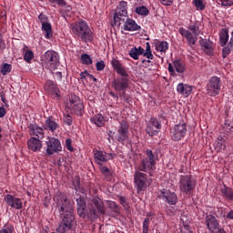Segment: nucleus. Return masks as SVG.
<instances>
[{
	"mask_svg": "<svg viewBox=\"0 0 233 233\" xmlns=\"http://www.w3.org/2000/svg\"><path fill=\"white\" fill-rule=\"evenodd\" d=\"M178 32L180 35H182V37H185V39H187L189 46L196 45V43L198 42V36L188 29H186L185 27H180L178 29Z\"/></svg>",
	"mask_w": 233,
	"mask_h": 233,
	"instance_id": "nucleus-18",
	"label": "nucleus"
},
{
	"mask_svg": "<svg viewBox=\"0 0 233 233\" xmlns=\"http://www.w3.org/2000/svg\"><path fill=\"white\" fill-rule=\"evenodd\" d=\"M135 187L138 192H143L147 187L152 185V178H147V174L137 171L134 175Z\"/></svg>",
	"mask_w": 233,
	"mask_h": 233,
	"instance_id": "nucleus-7",
	"label": "nucleus"
},
{
	"mask_svg": "<svg viewBox=\"0 0 233 233\" xmlns=\"http://www.w3.org/2000/svg\"><path fill=\"white\" fill-rule=\"evenodd\" d=\"M42 32L46 39H52L54 34L52 33V24H46L42 25Z\"/></svg>",
	"mask_w": 233,
	"mask_h": 233,
	"instance_id": "nucleus-35",
	"label": "nucleus"
},
{
	"mask_svg": "<svg viewBox=\"0 0 233 233\" xmlns=\"http://www.w3.org/2000/svg\"><path fill=\"white\" fill-rule=\"evenodd\" d=\"M11 72H12V65L7 64V63L3 64L2 67H1L2 76H7Z\"/></svg>",
	"mask_w": 233,
	"mask_h": 233,
	"instance_id": "nucleus-40",
	"label": "nucleus"
},
{
	"mask_svg": "<svg viewBox=\"0 0 233 233\" xmlns=\"http://www.w3.org/2000/svg\"><path fill=\"white\" fill-rule=\"evenodd\" d=\"M6 116V108L5 106H0V117Z\"/></svg>",
	"mask_w": 233,
	"mask_h": 233,
	"instance_id": "nucleus-62",
	"label": "nucleus"
},
{
	"mask_svg": "<svg viewBox=\"0 0 233 233\" xmlns=\"http://www.w3.org/2000/svg\"><path fill=\"white\" fill-rule=\"evenodd\" d=\"M142 55H144V56L147 59H154V55H152V51H144Z\"/></svg>",
	"mask_w": 233,
	"mask_h": 233,
	"instance_id": "nucleus-56",
	"label": "nucleus"
},
{
	"mask_svg": "<svg viewBox=\"0 0 233 233\" xmlns=\"http://www.w3.org/2000/svg\"><path fill=\"white\" fill-rule=\"evenodd\" d=\"M136 13L138 15H148V9L145 5H141L136 8Z\"/></svg>",
	"mask_w": 233,
	"mask_h": 233,
	"instance_id": "nucleus-43",
	"label": "nucleus"
},
{
	"mask_svg": "<svg viewBox=\"0 0 233 233\" xmlns=\"http://www.w3.org/2000/svg\"><path fill=\"white\" fill-rule=\"evenodd\" d=\"M54 200L56 201L58 211L63 218H75L74 208L72 207L70 200L66 199V196L58 192L56 193Z\"/></svg>",
	"mask_w": 233,
	"mask_h": 233,
	"instance_id": "nucleus-2",
	"label": "nucleus"
},
{
	"mask_svg": "<svg viewBox=\"0 0 233 233\" xmlns=\"http://www.w3.org/2000/svg\"><path fill=\"white\" fill-rule=\"evenodd\" d=\"M187 124L180 122L171 129V137L173 141H181L187 132Z\"/></svg>",
	"mask_w": 233,
	"mask_h": 233,
	"instance_id": "nucleus-8",
	"label": "nucleus"
},
{
	"mask_svg": "<svg viewBox=\"0 0 233 233\" xmlns=\"http://www.w3.org/2000/svg\"><path fill=\"white\" fill-rule=\"evenodd\" d=\"M187 30L191 33H193L195 35H199V33L201 32V30H199V25L198 24H193V25H190L188 27H187Z\"/></svg>",
	"mask_w": 233,
	"mask_h": 233,
	"instance_id": "nucleus-42",
	"label": "nucleus"
},
{
	"mask_svg": "<svg viewBox=\"0 0 233 233\" xmlns=\"http://www.w3.org/2000/svg\"><path fill=\"white\" fill-rule=\"evenodd\" d=\"M160 129H161V124H159V121L157 120V118H151L149 124L146 128V132L147 134H148V136H151L152 137L154 136H157Z\"/></svg>",
	"mask_w": 233,
	"mask_h": 233,
	"instance_id": "nucleus-17",
	"label": "nucleus"
},
{
	"mask_svg": "<svg viewBox=\"0 0 233 233\" xmlns=\"http://www.w3.org/2000/svg\"><path fill=\"white\" fill-rule=\"evenodd\" d=\"M28 128L30 136H36L38 139L45 138V132L41 127L37 126V124H30Z\"/></svg>",
	"mask_w": 233,
	"mask_h": 233,
	"instance_id": "nucleus-28",
	"label": "nucleus"
},
{
	"mask_svg": "<svg viewBox=\"0 0 233 233\" xmlns=\"http://www.w3.org/2000/svg\"><path fill=\"white\" fill-rule=\"evenodd\" d=\"M145 49L143 47H134L129 51V56L132 59H139L140 56H143Z\"/></svg>",
	"mask_w": 233,
	"mask_h": 233,
	"instance_id": "nucleus-36",
	"label": "nucleus"
},
{
	"mask_svg": "<svg viewBox=\"0 0 233 233\" xmlns=\"http://www.w3.org/2000/svg\"><path fill=\"white\" fill-rule=\"evenodd\" d=\"M45 130H49L50 132H56L59 128V124L52 117H48L44 126Z\"/></svg>",
	"mask_w": 233,
	"mask_h": 233,
	"instance_id": "nucleus-32",
	"label": "nucleus"
},
{
	"mask_svg": "<svg viewBox=\"0 0 233 233\" xmlns=\"http://www.w3.org/2000/svg\"><path fill=\"white\" fill-rule=\"evenodd\" d=\"M81 60L83 65H92V57L88 54L82 55Z\"/></svg>",
	"mask_w": 233,
	"mask_h": 233,
	"instance_id": "nucleus-45",
	"label": "nucleus"
},
{
	"mask_svg": "<svg viewBox=\"0 0 233 233\" xmlns=\"http://www.w3.org/2000/svg\"><path fill=\"white\" fill-rule=\"evenodd\" d=\"M106 214V210L105 209V202L99 198L95 197L92 199V204L90 205L88 210H86V216L90 219V221H96L97 218Z\"/></svg>",
	"mask_w": 233,
	"mask_h": 233,
	"instance_id": "nucleus-3",
	"label": "nucleus"
},
{
	"mask_svg": "<svg viewBox=\"0 0 233 233\" xmlns=\"http://www.w3.org/2000/svg\"><path fill=\"white\" fill-rule=\"evenodd\" d=\"M160 199H163L167 205H176L177 203V195L169 189H163L160 191Z\"/></svg>",
	"mask_w": 233,
	"mask_h": 233,
	"instance_id": "nucleus-12",
	"label": "nucleus"
},
{
	"mask_svg": "<svg viewBox=\"0 0 233 233\" xmlns=\"http://www.w3.org/2000/svg\"><path fill=\"white\" fill-rule=\"evenodd\" d=\"M42 61L51 72L57 70V66H59V54L56 51L48 50L44 54Z\"/></svg>",
	"mask_w": 233,
	"mask_h": 233,
	"instance_id": "nucleus-4",
	"label": "nucleus"
},
{
	"mask_svg": "<svg viewBox=\"0 0 233 233\" xmlns=\"http://www.w3.org/2000/svg\"><path fill=\"white\" fill-rule=\"evenodd\" d=\"M38 21L41 23L42 26L44 25H48L50 24V19H48V16H46V15L41 13L39 15H38Z\"/></svg>",
	"mask_w": 233,
	"mask_h": 233,
	"instance_id": "nucleus-44",
	"label": "nucleus"
},
{
	"mask_svg": "<svg viewBox=\"0 0 233 233\" xmlns=\"http://www.w3.org/2000/svg\"><path fill=\"white\" fill-rule=\"evenodd\" d=\"M4 201H5L8 207H11V208H15V210H21V208H23V201H21V198L12 195H5L4 197Z\"/></svg>",
	"mask_w": 233,
	"mask_h": 233,
	"instance_id": "nucleus-16",
	"label": "nucleus"
},
{
	"mask_svg": "<svg viewBox=\"0 0 233 233\" xmlns=\"http://www.w3.org/2000/svg\"><path fill=\"white\" fill-rule=\"evenodd\" d=\"M137 170H140V172H152V170H156V162L144 158L138 165Z\"/></svg>",
	"mask_w": 233,
	"mask_h": 233,
	"instance_id": "nucleus-23",
	"label": "nucleus"
},
{
	"mask_svg": "<svg viewBox=\"0 0 233 233\" xmlns=\"http://www.w3.org/2000/svg\"><path fill=\"white\" fill-rule=\"evenodd\" d=\"M69 28L74 35L80 37L83 43H92L94 41V33L88 24L84 20H78L70 24Z\"/></svg>",
	"mask_w": 233,
	"mask_h": 233,
	"instance_id": "nucleus-1",
	"label": "nucleus"
},
{
	"mask_svg": "<svg viewBox=\"0 0 233 233\" xmlns=\"http://www.w3.org/2000/svg\"><path fill=\"white\" fill-rule=\"evenodd\" d=\"M127 76H123L122 78H118L113 81V88L116 92H123L120 94V97H125V91L128 88V78Z\"/></svg>",
	"mask_w": 233,
	"mask_h": 233,
	"instance_id": "nucleus-13",
	"label": "nucleus"
},
{
	"mask_svg": "<svg viewBox=\"0 0 233 233\" xmlns=\"http://www.w3.org/2000/svg\"><path fill=\"white\" fill-rule=\"evenodd\" d=\"M179 188L182 194H192L196 188V180L190 175H181L179 180Z\"/></svg>",
	"mask_w": 233,
	"mask_h": 233,
	"instance_id": "nucleus-5",
	"label": "nucleus"
},
{
	"mask_svg": "<svg viewBox=\"0 0 233 233\" xmlns=\"http://www.w3.org/2000/svg\"><path fill=\"white\" fill-rule=\"evenodd\" d=\"M228 45L233 48V32L231 33V37Z\"/></svg>",
	"mask_w": 233,
	"mask_h": 233,
	"instance_id": "nucleus-63",
	"label": "nucleus"
},
{
	"mask_svg": "<svg viewBox=\"0 0 233 233\" xmlns=\"http://www.w3.org/2000/svg\"><path fill=\"white\" fill-rule=\"evenodd\" d=\"M0 233H14V226L6 225L1 230Z\"/></svg>",
	"mask_w": 233,
	"mask_h": 233,
	"instance_id": "nucleus-48",
	"label": "nucleus"
},
{
	"mask_svg": "<svg viewBox=\"0 0 233 233\" xmlns=\"http://www.w3.org/2000/svg\"><path fill=\"white\" fill-rule=\"evenodd\" d=\"M77 212L80 218H86L85 208H86V202L83 197L76 198Z\"/></svg>",
	"mask_w": 233,
	"mask_h": 233,
	"instance_id": "nucleus-33",
	"label": "nucleus"
},
{
	"mask_svg": "<svg viewBox=\"0 0 233 233\" xmlns=\"http://www.w3.org/2000/svg\"><path fill=\"white\" fill-rule=\"evenodd\" d=\"M117 134V141H127L128 139V124H127V121L122 120L119 123Z\"/></svg>",
	"mask_w": 233,
	"mask_h": 233,
	"instance_id": "nucleus-20",
	"label": "nucleus"
},
{
	"mask_svg": "<svg viewBox=\"0 0 233 233\" xmlns=\"http://www.w3.org/2000/svg\"><path fill=\"white\" fill-rule=\"evenodd\" d=\"M91 123H94L96 127H103L105 125V116L103 115L98 114L91 118Z\"/></svg>",
	"mask_w": 233,
	"mask_h": 233,
	"instance_id": "nucleus-37",
	"label": "nucleus"
},
{
	"mask_svg": "<svg viewBox=\"0 0 233 233\" xmlns=\"http://www.w3.org/2000/svg\"><path fill=\"white\" fill-rule=\"evenodd\" d=\"M46 139V145L47 156H52L53 154H56V152H61V150H63L59 139L52 137H47Z\"/></svg>",
	"mask_w": 233,
	"mask_h": 233,
	"instance_id": "nucleus-10",
	"label": "nucleus"
},
{
	"mask_svg": "<svg viewBox=\"0 0 233 233\" xmlns=\"http://www.w3.org/2000/svg\"><path fill=\"white\" fill-rule=\"evenodd\" d=\"M213 147L217 152H221V150H225L227 148V137H219L214 142Z\"/></svg>",
	"mask_w": 233,
	"mask_h": 233,
	"instance_id": "nucleus-31",
	"label": "nucleus"
},
{
	"mask_svg": "<svg viewBox=\"0 0 233 233\" xmlns=\"http://www.w3.org/2000/svg\"><path fill=\"white\" fill-rule=\"evenodd\" d=\"M114 157H116V154L106 153L101 150L96 151L94 154L95 161L98 165H103V163H106V161H110V159H114Z\"/></svg>",
	"mask_w": 233,
	"mask_h": 233,
	"instance_id": "nucleus-14",
	"label": "nucleus"
},
{
	"mask_svg": "<svg viewBox=\"0 0 233 233\" xmlns=\"http://www.w3.org/2000/svg\"><path fill=\"white\" fill-rule=\"evenodd\" d=\"M111 66L115 72H116V74H118L122 77H128V73H127V69H125V66H123V64H121L119 60L113 58L111 60Z\"/></svg>",
	"mask_w": 233,
	"mask_h": 233,
	"instance_id": "nucleus-24",
	"label": "nucleus"
},
{
	"mask_svg": "<svg viewBox=\"0 0 233 233\" xmlns=\"http://www.w3.org/2000/svg\"><path fill=\"white\" fill-rule=\"evenodd\" d=\"M124 30L126 32H137V30H141V26L134 19L127 18L124 24Z\"/></svg>",
	"mask_w": 233,
	"mask_h": 233,
	"instance_id": "nucleus-29",
	"label": "nucleus"
},
{
	"mask_svg": "<svg viewBox=\"0 0 233 233\" xmlns=\"http://www.w3.org/2000/svg\"><path fill=\"white\" fill-rule=\"evenodd\" d=\"M228 219H233V210H230L227 215Z\"/></svg>",
	"mask_w": 233,
	"mask_h": 233,
	"instance_id": "nucleus-64",
	"label": "nucleus"
},
{
	"mask_svg": "<svg viewBox=\"0 0 233 233\" xmlns=\"http://www.w3.org/2000/svg\"><path fill=\"white\" fill-rule=\"evenodd\" d=\"M159 2L161 3V5H164V6H170L171 5H173L174 0H159Z\"/></svg>",
	"mask_w": 233,
	"mask_h": 233,
	"instance_id": "nucleus-55",
	"label": "nucleus"
},
{
	"mask_svg": "<svg viewBox=\"0 0 233 233\" xmlns=\"http://www.w3.org/2000/svg\"><path fill=\"white\" fill-rule=\"evenodd\" d=\"M149 225H150V219L148 218H145L143 222V233H148Z\"/></svg>",
	"mask_w": 233,
	"mask_h": 233,
	"instance_id": "nucleus-51",
	"label": "nucleus"
},
{
	"mask_svg": "<svg viewBox=\"0 0 233 233\" xmlns=\"http://www.w3.org/2000/svg\"><path fill=\"white\" fill-rule=\"evenodd\" d=\"M74 221H76V217H63L62 222L56 228V232L66 233V230H70V228H72V226L74 225Z\"/></svg>",
	"mask_w": 233,
	"mask_h": 233,
	"instance_id": "nucleus-15",
	"label": "nucleus"
},
{
	"mask_svg": "<svg viewBox=\"0 0 233 233\" xmlns=\"http://www.w3.org/2000/svg\"><path fill=\"white\" fill-rule=\"evenodd\" d=\"M192 90H194V86H192L188 84L179 83L177 86V94H180L184 97H188V96H190V94H192Z\"/></svg>",
	"mask_w": 233,
	"mask_h": 233,
	"instance_id": "nucleus-27",
	"label": "nucleus"
},
{
	"mask_svg": "<svg viewBox=\"0 0 233 233\" xmlns=\"http://www.w3.org/2000/svg\"><path fill=\"white\" fill-rule=\"evenodd\" d=\"M27 147L32 152H40L41 148H43V141H41V138L31 137L27 140Z\"/></svg>",
	"mask_w": 233,
	"mask_h": 233,
	"instance_id": "nucleus-22",
	"label": "nucleus"
},
{
	"mask_svg": "<svg viewBox=\"0 0 233 233\" xmlns=\"http://www.w3.org/2000/svg\"><path fill=\"white\" fill-rule=\"evenodd\" d=\"M219 43L221 46H225L228 43V31L223 30L219 35Z\"/></svg>",
	"mask_w": 233,
	"mask_h": 233,
	"instance_id": "nucleus-38",
	"label": "nucleus"
},
{
	"mask_svg": "<svg viewBox=\"0 0 233 233\" xmlns=\"http://www.w3.org/2000/svg\"><path fill=\"white\" fill-rule=\"evenodd\" d=\"M80 77L81 79H86V77H92V76L88 74V72L85 71L80 74Z\"/></svg>",
	"mask_w": 233,
	"mask_h": 233,
	"instance_id": "nucleus-60",
	"label": "nucleus"
},
{
	"mask_svg": "<svg viewBox=\"0 0 233 233\" xmlns=\"http://www.w3.org/2000/svg\"><path fill=\"white\" fill-rule=\"evenodd\" d=\"M219 90H221V78L218 76H212L208 84V94L215 97L219 96Z\"/></svg>",
	"mask_w": 233,
	"mask_h": 233,
	"instance_id": "nucleus-11",
	"label": "nucleus"
},
{
	"mask_svg": "<svg viewBox=\"0 0 233 233\" xmlns=\"http://www.w3.org/2000/svg\"><path fill=\"white\" fill-rule=\"evenodd\" d=\"M52 3H57L59 6H66V2L65 0H51Z\"/></svg>",
	"mask_w": 233,
	"mask_h": 233,
	"instance_id": "nucleus-57",
	"label": "nucleus"
},
{
	"mask_svg": "<svg viewBox=\"0 0 233 233\" xmlns=\"http://www.w3.org/2000/svg\"><path fill=\"white\" fill-rule=\"evenodd\" d=\"M146 154H147V157H146L148 161H152V162H155L156 163V158H155V156H154V153L152 152V150L150 149H147L146 151Z\"/></svg>",
	"mask_w": 233,
	"mask_h": 233,
	"instance_id": "nucleus-49",
	"label": "nucleus"
},
{
	"mask_svg": "<svg viewBox=\"0 0 233 233\" xmlns=\"http://www.w3.org/2000/svg\"><path fill=\"white\" fill-rule=\"evenodd\" d=\"M187 70V66H185V62L181 60H175L173 64H168V72L174 74V72H177L178 74H183Z\"/></svg>",
	"mask_w": 233,
	"mask_h": 233,
	"instance_id": "nucleus-21",
	"label": "nucleus"
},
{
	"mask_svg": "<svg viewBox=\"0 0 233 233\" xmlns=\"http://www.w3.org/2000/svg\"><path fill=\"white\" fill-rule=\"evenodd\" d=\"M154 45L155 50L160 53V56H165V54H167V51L168 50V42L156 39Z\"/></svg>",
	"mask_w": 233,
	"mask_h": 233,
	"instance_id": "nucleus-30",
	"label": "nucleus"
},
{
	"mask_svg": "<svg viewBox=\"0 0 233 233\" xmlns=\"http://www.w3.org/2000/svg\"><path fill=\"white\" fill-rule=\"evenodd\" d=\"M221 192L229 201H233V190L231 188L224 187L221 189Z\"/></svg>",
	"mask_w": 233,
	"mask_h": 233,
	"instance_id": "nucleus-41",
	"label": "nucleus"
},
{
	"mask_svg": "<svg viewBox=\"0 0 233 233\" xmlns=\"http://www.w3.org/2000/svg\"><path fill=\"white\" fill-rule=\"evenodd\" d=\"M193 5L197 10L203 11L205 8H207V4L203 0H194Z\"/></svg>",
	"mask_w": 233,
	"mask_h": 233,
	"instance_id": "nucleus-39",
	"label": "nucleus"
},
{
	"mask_svg": "<svg viewBox=\"0 0 233 233\" xmlns=\"http://www.w3.org/2000/svg\"><path fill=\"white\" fill-rule=\"evenodd\" d=\"M64 121L66 125L70 127L72 125V116L70 114H64Z\"/></svg>",
	"mask_w": 233,
	"mask_h": 233,
	"instance_id": "nucleus-52",
	"label": "nucleus"
},
{
	"mask_svg": "<svg viewBox=\"0 0 233 233\" xmlns=\"http://www.w3.org/2000/svg\"><path fill=\"white\" fill-rule=\"evenodd\" d=\"M106 205L108 207V208H110L111 210H114L115 212H117V208L118 206L116 205V202L114 201H106Z\"/></svg>",
	"mask_w": 233,
	"mask_h": 233,
	"instance_id": "nucleus-50",
	"label": "nucleus"
},
{
	"mask_svg": "<svg viewBox=\"0 0 233 233\" xmlns=\"http://www.w3.org/2000/svg\"><path fill=\"white\" fill-rule=\"evenodd\" d=\"M127 10L128 3L120 1L113 16L112 26L116 25H121V21H125V18L123 17H127V15H128Z\"/></svg>",
	"mask_w": 233,
	"mask_h": 233,
	"instance_id": "nucleus-6",
	"label": "nucleus"
},
{
	"mask_svg": "<svg viewBox=\"0 0 233 233\" xmlns=\"http://www.w3.org/2000/svg\"><path fill=\"white\" fill-rule=\"evenodd\" d=\"M96 70L98 72L105 70V61L101 60V61L96 62Z\"/></svg>",
	"mask_w": 233,
	"mask_h": 233,
	"instance_id": "nucleus-53",
	"label": "nucleus"
},
{
	"mask_svg": "<svg viewBox=\"0 0 233 233\" xmlns=\"http://www.w3.org/2000/svg\"><path fill=\"white\" fill-rule=\"evenodd\" d=\"M200 46H202L204 52L208 54V56H212L214 54V49H212V44H210L208 40H200Z\"/></svg>",
	"mask_w": 233,
	"mask_h": 233,
	"instance_id": "nucleus-34",
	"label": "nucleus"
},
{
	"mask_svg": "<svg viewBox=\"0 0 233 233\" xmlns=\"http://www.w3.org/2000/svg\"><path fill=\"white\" fill-rule=\"evenodd\" d=\"M206 223L209 232L218 233L219 222H218L216 217L212 215H208L206 217Z\"/></svg>",
	"mask_w": 233,
	"mask_h": 233,
	"instance_id": "nucleus-25",
	"label": "nucleus"
},
{
	"mask_svg": "<svg viewBox=\"0 0 233 233\" xmlns=\"http://www.w3.org/2000/svg\"><path fill=\"white\" fill-rule=\"evenodd\" d=\"M100 171L102 172V174H108L110 172V169H108V167L102 166L100 167Z\"/></svg>",
	"mask_w": 233,
	"mask_h": 233,
	"instance_id": "nucleus-61",
	"label": "nucleus"
},
{
	"mask_svg": "<svg viewBox=\"0 0 233 233\" xmlns=\"http://www.w3.org/2000/svg\"><path fill=\"white\" fill-rule=\"evenodd\" d=\"M44 88L46 92H47V94H50L53 97H61V91L57 87V85L55 84L53 81H46V85L44 86Z\"/></svg>",
	"mask_w": 233,
	"mask_h": 233,
	"instance_id": "nucleus-19",
	"label": "nucleus"
},
{
	"mask_svg": "<svg viewBox=\"0 0 233 233\" xmlns=\"http://www.w3.org/2000/svg\"><path fill=\"white\" fill-rule=\"evenodd\" d=\"M233 0H226L222 2V6H232Z\"/></svg>",
	"mask_w": 233,
	"mask_h": 233,
	"instance_id": "nucleus-59",
	"label": "nucleus"
},
{
	"mask_svg": "<svg viewBox=\"0 0 233 233\" xmlns=\"http://www.w3.org/2000/svg\"><path fill=\"white\" fill-rule=\"evenodd\" d=\"M232 50H233L232 46H229V44H228V46L222 49V56L224 58L227 57V56H228V54H230Z\"/></svg>",
	"mask_w": 233,
	"mask_h": 233,
	"instance_id": "nucleus-47",
	"label": "nucleus"
},
{
	"mask_svg": "<svg viewBox=\"0 0 233 233\" xmlns=\"http://www.w3.org/2000/svg\"><path fill=\"white\" fill-rule=\"evenodd\" d=\"M66 148L69 150V152H74V147H72V139L67 138L66 140Z\"/></svg>",
	"mask_w": 233,
	"mask_h": 233,
	"instance_id": "nucleus-54",
	"label": "nucleus"
},
{
	"mask_svg": "<svg viewBox=\"0 0 233 233\" xmlns=\"http://www.w3.org/2000/svg\"><path fill=\"white\" fill-rule=\"evenodd\" d=\"M79 177H76L73 180V187H75V189L77 190L79 188Z\"/></svg>",
	"mask_w": 233,
	"mask_h": 233,
	"instance_id": "nucleus-58",
	"label": "nucleus"
},
{
	"mask_svg": "<svg viewBox=\"0 0 233 233\" xmlns=\"http://www.w3.org/2000/svg\"><path fill=\"white\" fill-rule=\"evenodd\" d=\"M180 233H194L190 230V218L187 214L183 213L180 216Z\"/></svg>",
	"mask_w": 233,
	"mask_h": 233,
	"instance_id": "nucleus-26",
	"label": "nucleus"
},
{
	"mask_svg": "<svg viewBox=\"0 0 233 233\" xmlns=\"http://www.w3.org/2000/svg\"><path fill=\"white\" fill-rule=\"evenodd\" d=\"M67 108H70L71 112L76 116H83V102L77 96H72L69 102L66 105Z\"/></svg>",
	"mask_w": 233,
	"mask_h": 233,
	"instance_id": "nucleus-9",
	"label": "nucleus"
},
{
	"mask_svg": "<svg viewBox=\"0 0 233 233\" xmlns=\"http://www.w3.org/2000/svg\"><path fill=\"white\" fill-rule=\"evenodd\" d=\"M24 59L26 61V63H30V61L34 59V52L29 50L25 51L24 55Z\"/></svg>",
	"mask_w": 233,
	"mask_h": 233,
	"instance_id": "nucleus-46",
	"label": "nucleus"
}]
</instances>
